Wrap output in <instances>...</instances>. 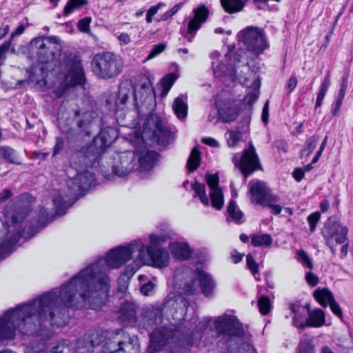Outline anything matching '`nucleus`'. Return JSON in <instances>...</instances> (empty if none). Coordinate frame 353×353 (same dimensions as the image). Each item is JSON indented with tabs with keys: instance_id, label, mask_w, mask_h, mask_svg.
I'll return each instance as SVG.
<instances>
[{
	"instance_id": "f257e3e1",
	"label": "nucleus",
	"mask_w": 353,
	"mask_h": 353,
	"mask_svg": "<svg viewBox=\"0 0 353 353\" xmlns=\"http://www.w3.org/2000/svg\"><path fill=\"white\" fill-rule=\"evenodd\" d=\"M87 305L77 283H68L43 293L28 303L8 310L0 316V341L14 338L15 330L41 341L54 334L53 327L68 323L69 308L81 309Z\"/></svg>"
},
{
	"instance_id": "f03ea898",
	"label": "nucleus",
	"mask_w": 353,
	"mask_h": 353,
	"mask_svg": "<svg viewBox=\"0 0 353 353\" xmlns=\"http://www.w3.org/2000/svg\"><path fill=\"white\" fill-rule=\"evenodd\" d=\"M136 252H139L138 258L141 262L150 259L157 268L168 264L169 253L165 248L145 246L140 240L113 248L105 258L88 265L72 276V283L77 284L87 305L97 310L105 303L110 288L108 269L119 268L129 261Z\"/></svg>"
},
{
	"instance_id": "7ed1b4c3",
	"label": "nucleus",
	"mask_w": 353,
	"mask_h": 353,
	"mask_svg": "<svg viewBox=\"0 0 353 353\" xmlns=\"http://www.w3.org/2000/svg\"><path fill=\"white\" fill-rule=\"evenodd\" d=\"M95 181L94 174L88 169L77 171L76 175L68 183L69 194L65 198L60 195L53 199L55 213L52 214L46 208H41L39 213L37 225L29 228L27 231L22 228L21 223L14 216L12 217L10 224L7 222L3 223L4 230L7 233L5 239L0 243V261L5 258L6 254L14 252V245L22 236L26 239L34 236L55 216L64 215L67 210L83 196V192L95 184Z\"/></svg>"
},
{
	"instance_id": "20e7f679",
	"label": "nucleus",
	"mask_w": 353,
	"mask_h": 353,
	"mask_svg": "<svg viewBox=\"0 0 353 353\" xmlns=\"http://www.w3.org/2000/svg\"><path fill=\"white\" fill-rule=\"evenodd\" d=\"M60 65L67 70V73L65 74L63 81L53 92L57 98L63 97L70 87L81 85L85 81L81 62L72 53L63 54Z\"/></svg>"
},
{
	"instance_id": "39448f33",
	"label": "nucleus",
	"mask_w": 353,
	"mask_h": 353,
	"mask_svg": "<svg viewBox=\"0 0 353 353\" xmlns=\"http://www.w3.org/2000/svg\"><path fill=\"white\" fill-rule=\"evenodd\" d=\"M91 68L94 75L99 79H110L121 73L123 62L119 55L113 52H99L93 57Z\"/></svg>"
},
{
	"instance_id": "423d86ee",
	"label": "nucleus",
	"mask_w": 353,
	"mask_h": 353,
	"mask_svg": "<svg viewBox=\"0 0 353 353\" xmlns=\"http://www.w3.org/2000/svg\"><path fill=\"white\" fill-rule=\"evenodd\" d=\"M30 49L41 63H48L59 59L61 55L60 39L57 36L41 37L33 39Z\"/></svg>"
},
{
	"instance_id": "0eeeda50",
	"label": "nucleus",
	"mask_w": 353,
	"mask_h": 353,
	"mask_svg": "<svg viewBox=\"0 0 353 353\" xmlns=\"http://www.w3.org/2000/svg\"><path fill=\"white\" fill-rule=\"evenodd\" d=\"M170 137V131L162 123L159 116L151 114L147 117L142 132L144 141L165 146L169 144Z\"/></svg>"
},
{
	"instance_id": "6e6552de",
	"label": "nucleus",
	"mask_w": 353,
	"mask_h": 353,
	"mask_svg": "<svg viewBox=\"0 0 353 353\" xmlns=\"http://www.w3.org/2000/svg\"><path fill=\"white\" fill-rule=\"evenodd\" d=\"M103 347L105 353H137L139 339L125 333L123 330H118L112 339L105 341Z\"/></svg>"
},
{
	"instance_id": "1a4fd4ad",
	"label": "nucleus",
	"mask_w": 353,
	"mask_h": 353,
	"mask_svg": "<svg viewBox=\"0 0 353 353\" xmlns=\"http://www.w3.org/2000/svg\"><path fill=\"white\" fill-rule=\"evenodd\" d=\"M237 38L246 47L247 50L252 53V59L262 54L268 47L264 32L257 27H247L239 32Z\"/></svg>"
},
{
	"instance_id": "9d476101",
	"label": "nucleus",
	"mask_w": 353,
	"mask_h": 353,
	"mask_svg": "<svg viewBox=\"0 0 353 353\" xmlns=\"http://www.w3.org/2000/svg\"><path fill=\"white\" fill-rule=\"evenodd\" d=\"M101 155L91 143L87 145H77L72 149L70 164L71 169L77 171L96 167Z\"/></svg>"
},
{
	"instance_id": "9b49d317",
	"label": "nucleus",
	"mask_w": 353,
	"mask_h": 353,
	"mask_svg": "<svg viewBox=\"0 0 353 353\" xmlns=\"http://www.w3.org/2000/svg\"><path fill=\"white\" fill-rule=\"evenodd\" d=\"M185 270L187 272H190V270L188 268ZM190 281L186 282L184 285L183 290L185 293L193 294L196 292V281L197 280L201 293L207 298H212L214 296L216 288V283L212 276L207 272L199 268L190 271Z\"/></svg>"
},
{
	"instance_id": "f8f14e48",
	"label": "nucleus",
	"mask_w": 353,
	"mask_h": 353,
	"mask_svg": "<svg viewBox=\"0 0 353 353\" xmlns=\"http://www.w3.org/2000/svg\"><path fill=\"white\" fill-rule=\"evenodd\" d=\"M218 336L223 338H242L244 336V330L242 323L236 316L224 314L218 316L213 323V327Z\"/></svg>"
},
{
	"instance_id": "ddd939ff",
	"label": "nucleus",
	"mask_w": 353,
	"mask_h": 353,
	"mask_svg": "<svg viewBox=\"0 0 353 353\" xmlns=\"http://www.w3.org/2000/svg\"><path fill=\"white\" fill-rule=\"evenodd\" d=\"M232 162L240 170L245 180L255 171L262 170L259 158L252 143L248 149L243 150L242 154L235 153L232 157Z\"/></svg>"
},
{
	"instance_id": "4468645a",
	"label": "nucleus",
	"mask_w": 353,
	"mask_h": 353,
	"mask_svg": "<svg viewBox=\"0 0 353 353\" xmlns=\"http://www.w3.org/2000/svg\"><path fill=\"white\" fill-rule=\"evenodd\" d=\"M321 232L332 253H335L336 251L333 239L337 244H342L347 241L348 228L342 225L336 216H330L325 221Z\"/></svg>"
},
{
	"instance_id": "2eb2a0df",
	"label": "nucleus",
	"mask_w": 353,
	"mask_h": 353,
	"mask_svg": "<svg viewBox=\"0 0 353 353\" xmlns=\"http://www.w3.org/2000/svg\"><path fill=\"white\" fill-rule=\"evenodd\" d=\"M185 326L178 325L172 327H161L150 334V341L148 347L150 353L161 351L166 345L175 338L176 334H183Z\"/></svg>"
},
{
	"instance_id": "dca6fc26",
	"label": "nucleus",
	"mask_w": 353,
	"mask_h": 353,
	"mask_svg": "<svg viewBox=\"0 0 353 353\" xmlns=\"http://www.w3.org/2000/svg\"><path fill=\"white\" fill-rule=\"evenodd\" d=\"M163 305L166 315L177 322L184 321L189 302L183 296L170 292Z\"/></svg>"
},
{
	"instance_id": "f3484780",
	"label": "nucleus",
	"mask_w": 353,
	"mask_h": 353,
	"mask_svg": "<svg viewBox=\"0 0 353 353\" xmlns=\"http://www.w3.org/2000/svg\"><path fill=\"white\" fill-rule=\"evenodd\" d=\"M197 321V317H193L190 322L184 321L179 325L185 326L183 329V334L185 338L181 339L182 344L197 345L202 337V334L205 331L211 322V317H205L194 328L192 325Z\"/></svg>"
},
{
	"instance_id": "a211bd4d",
	"label": "nucleus",
	"mask_w": 353,
	"mask_h": 353,
	"mask_svg": "<svg viewBox=\"0 0 353 353\" xmlns=\"http://www.w3.org/2000/svg\"><path fill=\"white\" fill-rule=\"evenodd\" d=\"M137 165L136 154L131 150H127L114 157L112 172L119 177H123L132 172Z\"/></svg>"
},
{
	"instance_id": "6ab92c4d",
	"label": "nucleus",
	"mask_w": 353,
	"mask_h": 353,
	"mask_svg": "<svg viewBox=\"0 0 353 353\" xmlns=\"http://www.w3.org/2000/svg\"><path fill=\"white\" fill-rule=\"evenodd\" d=\"M219 118L225 123H230L236 119L240 110L237 101L232 98L217 97L215 101Z\"/></svg>"
},
{
	"instance_id": "aec40b11",
	"label": "nucleus",
	"mask_w": 353,
	"mask_h": 353,
	"mask_svg": "<svg viewBox=\"0 0 353 353\" xmlns=\"http://www.w3.org/2000/svg\"><path fill=\"white\" fill-rule=\"evenodd\" d=\"M119 137L117 128L105 127L101 130L99 134L90 143L100 155L110 145Z\"/></svg>"
},
{
	"instance_id": "412c9836",
	"label": "nucleus",
	"mask_w": 353,
	"mask_h": 353,
	"mask_svg": "<svg viewBox=\"0 0 353 353\" xmlns=\"http://www.w3.org/2000/svg\"><path fill=\"white\" fill-rule=\"evenodd\" d=\"M165 312L163 305H154L143 309L141 325L148 330L161 324Z\"/></svg>"
},
{
	"instance_id": "4be33fe9",
	"label": "nucleus",
	"mask_w": 353,
	"mask_h": 353,
	"mask_svg": "<svg viewBox=\"0 0 353 353\" xmlns=\"http://www.w3.org/2000/svg\"><path fill=\"white\" fill-rule=\"evenodd\" d=\"M138 305L132 301H125L121 303L117 311V319L123 325L133 326L137 322Z\"/></svg>"
},
{
	"instance_id": "5701e85b",
	"label": "nucleus",
	"mask_w": 353,
	"mask_h": 353,
	"mask_svg": "<svg viewBox=\"0 0 353 353\" xmlns=\"http://www.w3.org/2000/svg\"><path fill=\"white\" fill-rule=\"evenodd\" d=\"M134 101L137 110L140 106L149 105L155 101L154 90L150 81L143 83L139 90L134 89Z\"/></svg>"
},
{
	"instance_id": "b1692460",
	"label": "nucleus",
	"mask_w": 353,
	"mask_h": 353,
	"mask_svg": "<svg viewBox=\"0 0 353 353\" xmlns=\"http://www.w3.org/2000/svg\"><path fill=\"white\" fill-rule=\"evenodd\" d=\"M314 297L318 303L324 307L328 305L332 312L339 318L343 316L342 310L339 305L335 301L332 292L327 288L316 289L314 292Z\"/></svg>"
},
{
	"instance_id": "393cba45",
	"label": "nucleus",
	"mask_w": 353,
	"mask_h": 353,
	"mask_svg": "<svg viewBox=\"0 0 353 353\" xmlns=\"http://www.w3.org/2000/svg\"><path fill=\"white\" fill-rule=\"evenodd\" d=\"M134 97V87L131 82H123L119 88L118 95L115 100V114L117 118L122 116V111L130 97Z\"/></svg>"
},
{
	"instance_id": "a878e982",
	"label": "nucleus",
	"mask_w": 353,
	"mask_h": 353,
	"mask_svg": "<svg viewBox=\"0 0 353 353\" xmlns=\"http://www.w3.org/2000/svg\"><path fill=\"white\" fill-rule=\"evenodd\" d=\"M250 192L252 203L263 205L274 195L271 193V190L262 181H258L254 183L250 182Z\"/></svg>"
},
{
	"instance_id": "bb28decb",
	"label": "nucleus",
	"mask_w": 353,
	"mask_h": 353,
	"mask_svg": "<svg viewBox=\"0 0 353 353\" xmlns=\"http://www.w3.org/2000/svg\"><path fill=\"white\" fill-rule=\"evenodd\" d=\"M137 154L139 161L138 169L140 172H147L152 170L159 157L157 152L148 149L139 150Z\"/></svg>"
},
{
	"instance_id": "cd10ccee",
	"label": "nucleus",
	"mask_w": 353,
	"mask_h": 353,
	"mask_svg": "<svg viewBox=\"0 0 353 353\" xmlns=\"http://www.w3.org/2000/svg\"><path fill=\"white\" fill-rule=\"evenodd\" d=\"M194 17L190 20L188 25V33L196 32L201 24L205 23L209 15V10L205 5H200L193 10Z\"/></svg>"
},
{
	"instance_id": "c85d7f7f",
	"label": "nucleus",
	"mask_w": 353,
	"mask_h": 353,
	"mask_svg": "<svg viewBox=\"0 0 353 353\" xmlns=\"http://www.w3.org/2000/svg\"><path fill=\"white\" fill-rule=\"evenodd\" d=\"M74 119L81 132L86 136L91 135V125L93 122L92 113L89 111L76 110Z\"/></svg>"
},
{
	"instance_id": "c756f323",
	"label": "nucleus",
	"mask_w": 353,
	"mask_h": 353,
	"mask_svg": "<svg viewBox=\"0 0 353 353\" xmlns=\"http://www.w3.org/2000/svg\"><path fill=\"white\" fill-rule=\"evenodd\" d=\"M169 248L173 256L180 261L188 259L192 254V250L187 243L172 242Z\"/></svg>"
},
{
	"instance_id": "7c9ffc66",
	"label": "nucleus",
	"mask_w": 353,
	"mask_h": 353,
	"mask_svg": "<svg viewBox=\"0 0 353 353\" xmlns=\"http://www.w3.org/2000/svg\"><path fill=\"white\" fill-rule=\"evenodd\" d=\"M162 227L161 231L150 234L149 239L151 244L150 246L159 247L171 239L174 234L172 230L168 225H163Z\"/></svg>"
},
{
	"instance_id": "2f4dec72",
	"label": "nucleus",
	"mask_w": 353,
	"mask_h": 353,
	"mask_svg": "<svg viewBox=\"0 0 353 353\" xmlns=\"http://www.w3.org/2000/svg\"><path fill=\"white\" fill-rule=\"evenodd\" d=\"M61 344L68 347V353H92L94 351L92 346L90 345L83 337L77 339L72 352L69 343L66 341L57 342V343L52 344V345H59Z\"/></svg>"
},
{
	"instance_id": "473e14b6",
	"label": "nucleus",
	"mask_w": 353,
	"mask_h": 353,
	"mask_svg": "<svg viewBox=\"0 0 353 353\" xmlns=\"http://www.w3.org/2000/svg\"><path fill=\"white\" fill-rule=\"evenodd\" d=\"M106 336L107 334L105 331L93 329L90 330L86 334H85L83 338L87 341V343L90 345L92 346L93 349H94L95 347H97L105 341Z\"/></svg>"
},
{
	"instance_id": "72a5a7b5",
	"label": "nucleus",
	"mask_w": 353,
	"mask_h": 353,
	"mask_svg": "<svg viewBox=\"0 0 353 353\" xmlns=\"http://www.w3.org/2000/svg\"><path fill=\"white\" fill-rule=\"evenodd\" d=\"M172 109L179 119H184L187 117L188 109L187 97L181 94L176 97L173 102Z\"/></svg>"
},
{
	"instance_id": "f704fd0d",
	"label": "nucleus",
	"mask_w": 353,
	"mask_h": 353,
	"mask_svg": "<svg viewBox=\"0 0 353 353\" xmlns=\"http://www.w3.org/2000/svg\"><path fill=\"white\" fill-rule=\"evenodd\" d=\"M325 314L322 310L315 309L308 314V318L305 322L307 327H319L325 324Z\"/></svg>"
},
{
	"instance_id": "c9c22d12",
	"label": "nucleus",
	"mask_w": 353,
	"mask_h": 353,
	"mask_svg": "<svg viewBox=\"0 0 353 353\" xmlns=\"http://www.w3.org/2000/svg\"><path fill=\"white\" fill-rule=\"evenodd\" d=\"M289 308L294 314L292 319V324L301 330H304L307 327V325H305V322H303L305 314L301 311L302 307L299 302L290 303Z\"/></svg>"
},
{
	"instance_id": "e433bc0d",
	"label": "nucleus",
	"mask_w": 353,
	"mask_h": 353,
	"mask_svg": "<svg viewBox=\"0 0 353 353\" xmlns=\"http://www.w3.org/2000/svg\"><path fill=\"white\" fill-rule=\"evenodd\" d=\"M136 270L134 268H131L130 270V268L128 267L125 271L119 276L117 280V295L119 297V294L121 295L126 292L128 288V280L130 278L134 275V274L136 272Z\"/></svg>"
},
{
	"instance_id": "4c0bfd02",
	"label": "nucleus",
	"mask_w": 353,
	"mask_h": 353,
	"mask_svg": "<svg viewBox=\"0 0 353 353\" xmlns=\"http://www.w3.org/2000/svg\"><path fill=\"white\" fill-rule=\"evenodd\" d=\"M39 341H41L39 338H37ZM44 341H42V343H40L41 347L39 346L34 347L32 345L30 348L31 350H29V353H68V347L63 345H50V348L49 350L46 351L44 350L45 343L43 342Z\"/></svg>"
},
{
	"instance_id": "58836bf2",
	"label": "nucleus",
	"mask_w": 353,
	"mask_h": 353,
	"mask_svg": "<svg viewBox=\"0 0 353 353\" xmlns=\"http://www.w3.org/2000/svg\"><path fill=\"white\" fill-rule=\"evenodd\" d=\"M248 0H221L224 10L230 14L241 11Z\"/></svg>"
},
{
	"instance_id": "ea45409f",
	"label": "nucleus",
	"mask_w": 353,
	"mask_h": 353,
	"mask_svg": "<svg viewBox=\"0 0 353 353\" xmlns=\"http://www.w3.org/2000/svg\"><path fill=\"white\" fill-rule=\"evenodd\" d=\"M228 215L235 223L241 224L245 220L243 213L238 208L236 203L231 200L227 208Z\"/></svg>"
},
{
	"instance_id": "a19ab883",
	"label": "nucleus",
	"mask_w": 353,
	"mask_h": 353,
	"mask_svg": "<svg viewBox=\"0 0 353 353\" xmlns=\"http://www.w3.org/2000/svg\"><path fill=\"white\" fill-rule=\"evenodd\" d=\"M243 126H238L234 130H228L225 138L229 147H234L243 139Z\"/></svg>"
},
{
	"instance_id": "79ce46f5",
	"label": "nucleus",
	"mask_w": 353,
	"mask_h": 353,
	"mask_svg": "<svg viewBox=\"0 0 353 353\" xmlns=\"http://www.w3.org/2000/svg\"><path fill=\"white\" fill-rule=\"evenodd\" d=\"M177 79L178 75L174 72L169 73L161 79L160 83L161 88V92L160 94L161 97H164L168 94V92Z\"/></svg>"
},
{
	"instance_id": "37998d69",
	"label": "nucleus",
	"mask_w": 353,
	"mask_h": 353,
	"mask_svg": "<svg viewBox=\"0 0 353 353\" xmlns=\"http://www.w3.org/2000/svg\"><path fill=\"white\" fill-rule=\"evenodd\" d=\"M175 338L169 343L166 353H185V348L191 345L182 344L181 339L185 338L183 333L176 334Z\"/></svg>"
},
{
	"instance_id": "c03bdc74",
	"label": "nucleus",
	"mask_w": 353,
	"mask_h": 353,
	"mask_svg": "<svg viewBox=\"0 0 353 353\" xmlns=\"http://www.w3.org/2000/svg\"><path fill=\"white\" fill-rule=\"evenodd\" d=\"M272 243V238L269 234H255L251 236V243L254 247H268Z\"/></svg>"
},
{
	"instance_id": "a18cd8bd",
	"label": "nucleus",
	"mask_w": 353,
	"mask_h": 353,
	"mask_svg": "<svg viewBox=\"0 0 353 353\" xmlns=\"http://www.w3.org/2000/svg\"><path fill=\"white\" fill-rule=\"evenodd\" d=\"M0 152L4 159L10 163L20 165L21 161L19 159L17 152L9 146L0 148Z\"/></svg>"
},
{
	"instance_id": "49530a36",
	"label": "nucleus",
	"mask_w": 353,
	"mask_h": 353,
	"mask_svg": "<svg viewBox=\"0 0 353 353\" xmlns=\"http://www.w3.org/2000/svg\"><path fill=\"white\" fill-rule=\"evenodd\" d=\"M201 163V152L196 148L192 150L190 155L187 161V168L189 172H194Z\"/></svg>"
},
{
	"instance_id": "de8ad7c7",
	"label": "nucleus",
	"mask_w": 353,
	"mask_h": 353,
	"mask_svg": "<svg viewBox=\"0 0 353 353\" xmlns=\"http://www.w3.org/2000/svg\"><path fill=\"white\" fill-rule=\"evenodd\" d=\"M192 190L195 192L194 196L199 197V199L201 202L204 205H209V199L206 194L205 192V186L203 183H200L197 181H195L192 185Z\"/></svg>"
},
{
	"instance_id": "09e8293b",
	"label": "nucleus",
	"mask_w": 353,
	"mask_h": 353,
	"mask_svg": "<svg viewBox=\"0 0 353 353\" xmlns=\"http://www.w3.org/2000/svg\"><path fill=\"white\" fill-rule=\"evenodd\" d=\"M210 196L212 206L216 210H221L224 203L222 190L214 189L213 191H210Z\"/></svg>"
},
{
	"instance_id": "8fccbe9b",
	"label": "nucleus",
	"mask_w": 353,
	"mask_h": 353,
	"mask_svg": "<svg viewBox=\"0 0 353 353\" xmlns=\"http://www.w3.org/2000/svg\"><path fill=\"white\" fill-rule=\"evenodd\" d=\"M87 4V0H70L64 8L63 13L65 15H68Z\"/></svg>"
},
{
	"instance_id": "3c124183",
	"label": "nucleus",
	"mask_w": 353,
	"mask_h": 353,
	"mask_svg": "<svg viewBox=\"0 0 353 353\" xmlns=\"http://www.w3.org/2000/svg\"><path fill=\"white\" fill-rule=\"evenodd\" d=\"M319 141V137L316 136H312L308 138L305 144V148L301 150V155L309 156L316 147Z\"/></svg>"
},
{
	"instance_id": "603ef678",
	"label": "nucleus",
	"mask_w": 353,
	"mask_h": 353,
	"mask_svg": "<svg viewBox=\"0 0 353 353\" xmlns=\"http://www.w3.org/2000/svg\"><path fill=\"white\" fill-rule=\"evenodd\" d=\"M258 306L259 312L263 315L268 314L272 307L271 302L268 296H261L258 300Z\"/></svg>"
},
{
	"instance_id": "864d4df0",
	"label": "nucleus",
	"mask_w": 353,
	"mask_h": 353,
	"mask_svg": "<svg viewBox=\"0 0 353 353\" xmlns=\"http://www.w3.org/2000/svg\"><path fill=\"white\" fill-rule=\"evenodd\" d=\"M279 201V197L276 195H274L263 205V206L269 207L271 209L272 214L278 215L282 210V207L280 205L276 204Z\"/></svg>"
},
{
	"instance_id": "5fc2aeb1",
	"label": "nucleus",
	"mask_w": 353,
	"mask_h": 353,
	"mask_svg": "<svg viewBox=\"0 0 353 353\" xmlns=\"http://www.w3.org/2000/svg\"><path fill=\"white\" fill-rule=\"evenodd\" d=\"M246 263H247L248 268L250 270V271L252 272L253 276L255 277V279L257 281H259L260 279L256 277V274L259 272V265L256 263L254 257L252 256L251 254H248L246 256Z\"/></svg>"
},
{
	"instance_id": "6e6d98bb",
	"label": "nucleus",
	"mask_w": 353,
	"mask_h": 353,
	"mask_svg": "<svg viewBox=\"0 0 353 353\" xmlns=\"http://www.w3.org/2000/svg\"><path fill=\"white\" fill-rule=\"evenodd\" d=\"M297 256L298 260L302 263L303 266H305L310 270L313 268V263L312 260L303 250H299L297 251Z\"/></svg>"
},
{
	"instance_id": "4d7b16f0",
	"label": "nucleus",
	"mask_w": 353,
	"mask_h": 353,
	"mask_svg": "<svg viewBox=\"0 0 353 353\" xmlns=\"http://www.w3.org/2000/svg\"><path fill=\"white\" fill-rule=\"evenodd\" d=\"M259 88H255L250 91L245 96L243 101L245 103L252 106L259 97Z\"/></svg>"
},
{
	"instance_id": "13d9d810",
	"label": "nucleus",
	"mask_w": 353,
	"mask_h": 353,
	"mask_svg": "<svg viewBox=\"0 0 353 353\" xmlns=\"http://www.w3.org/2000/svg\"><path fill=\"white\" fill-rule=\"evenodd\" d=\"M166 45L165 43H161L152 46L150 52H149L147 59H151L154 57H157L161 52H163L165 49Z\"/></svg>"
},
{
	"instance_id": "bf43d9fd",
	"label": "nucleus",
	"mask_w": 353,
	"mask_h": 353,
	"mask_svg": "<svg viewBox=\"0 0 353 353\" xmlns=\"http://www.w3.org/2000/svg\"><path fill=\"white\" fill-rule=\"evenodd\" d=\"M321 214L319 212H316L310 214L307 220L310 225V230L313 232L316 230V225L320 220Z\"/></svg>"
},
{
	"instance_id": "052dcab7",
	"label": "nucleus",
	"mask_w": 353,
	"mask_h": 353,
	"mask_svg": "<svg viewBox=\"0 0 353 353\" xmlns=\"http://www.w3.org/2000/svg\"><path fill=\"white\" fill-rule=\"evenodd\" d=\"M206 181L208 185L211 189V191H213L214 189H221L219 185V177L214 174H206Z\"/></svg>"
},
{
	"instance_id": "680f3d73",
	"label": "nucleus",
	"mask_w": 353,
	"mask_h": 353,
	"mask_svg": "<svg viewBox=\"0 0 353 353\" xmlns=\"http://www.w3.org/2000/svg\"><path fill=\"white\" fill-rule=\"evenodd\" d=\"M230 351L231 353H257L254 347L247 342L242 343L236 351Z\"/></svg>"
},
{
	"instance_id": "e2e57ef3",
	"label": "nucleus",
	"mask_w": 353,
	"mask_h": 353,
	"mask_svg": "<svg viewBox=\"0 0 353 353\" xmlns=\"http://www.w3.org/2000/svg\"><path fill=\"white\" fill-rule=\"evenodd\" d=\"M183 3H179L176 4L174 6H173L170 10L165 12L164 14H163L161 17L160 20L161 21H167L170 18H171L172 16H174L182 7Z\"/></svg>"
},
{
	"instance_id": "0e129e2a",
	"label": "nucleus",
	"mask_w": 353,
	"mask_h": 353,
	"mask_svg": "<svg viewBox=\"0 0 353 353\" xmlns=\"http://www.w3.org/2000/svg\"><path fill=\"white\" fill-rule=\"evenodd\" d=\"M300 353H313L314 347L312 341L307 339L301 341L299 344Z\"/></svg>"
},
{
	"instance_id": "69168bd1",
	"label": "nucleus",
	"mask_w": 353,
	"mask_h": 353,
	"mask_svg": "<svg viewBox=\"0 0 353 353\" xmlns=\"http://www.w3.org/2000/svg\"><path fill=\"white\" fill-rule=\"evenodd\" d=\"M91 17H85L78 22L79 30L84 33L90 32V24L91 23Z\"/></svg>"
},
{
	"instance_id": "338daca9",
	"label": "nucleus",
	"mask_w": 353,
	"mask_h": 353,
	"mask_svg": "<svg viewBox=\"0 0 353 353\" xmlns=\"http://www.w3.org/2000/svg\"><path fill=\"white\" fill-rule=\"evenodd\" d=\"M65 141L61 137H56L55 145L53 148L52 157L58 155L64 148Z\"/></svg>"
},
{
	"instance_id": "774afa93",
	"label": "nucleus",
	"mask_w": 353,
	"mask_h": 353,
	"mask_svg": "<svg viewBox=\"0 0 353 353\" xmlns=\"http://www.w3.org/2000/svg\"><path fill=\"white\" fill-rule=\"evenodd\" d=\"M11 43L12 40L9 39L0 46V64L6 59V54L9 50Z\"/></svg>"
}]
</instances>
